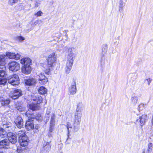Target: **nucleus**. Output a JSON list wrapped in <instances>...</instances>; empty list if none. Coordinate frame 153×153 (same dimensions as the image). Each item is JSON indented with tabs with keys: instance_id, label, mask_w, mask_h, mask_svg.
Returning a JSON list of instances; mask_svg holds the SVG:
<instances>
[{
	"instance_id": "1",
	"label": "nucleus",
	"mask_w": 153,
	"mask_h": 153,
	"mask_svg": "<svg viewBox=\"0 0 153 153\" xmlns=\"http://www.w3.org/2000/svg\"><path fill=\"white\" fill-rule=\"evenodd\" d=\"M75 52V49L74 48L71 47L68 48L66 65L65 68V72L67 74L70 73L72 69L76 56Z\"/></svg>"
},
{
	"instance_id": "2",
	"label": "nucleus",
	"mask_w": 153,
	"mask_h": 153,
	"mask_svg": "<svg viewBox=\"0 0 153 153\" xmlns=\"http://www.w3.org/2000/svg\"><path fill=\"white\" fill-rule=\"evenodd\" d=\"M33 101L36 102V104H31L29 105V108L33 111L36 110L38 109L37 104L41 102L42 101V98L41 96L37 94H35L33 97Z\"/></svg>"
},
{
	"instance_id": "3",
	"label": "nucleus",
	"mask_w": 153,
	"mask_h": 153,
	"mask_svg": "<svg viewBox=\"0 0 153 153\" xmlns=\"http://www.w3.org/2000/svg\"><path fill=\"white\" fill-rule=\"evenodd\" d=\"M8 83L15 86L18 85L19 83L18 75L14 74L9 76L8 79Z\"/></svg>"
},
{
	"instance_id": "4",
	"label": "nucleus",
	"mask_w": 153,
	"mask_h": 153,
	"mask_svg": "<svg viewBox=\"0 0 153 153\" xmlns=\"http://www.w3.org/2000/svg\"><path fill=\"white\" fill-rule=\"evenodd\" d=\"M8 65L9 70L14 72L18 71L20 68L19 63L15 61H13L9 63Z\"/></svg>"
},
{
	"instance_id": "5",
	"label": "nucleus",
	"mask_w": 153,
	"mask_h": 153,
	"mask_svg": "<svg viewBox=\"0 0 153 153\" xmlns=\"http://www.w3.org/2000/svg\"><path fill=\"white\" fill-rule=\"evenodd\" d=\"M56 58L54 53L49 55L48 58V65L50 67H53L56 65Z\"/></svg>"
},
{
	"instance_id": "6",
	"label": "nucleus",
	"mask_w": 153,
	"mask_h": 153,
	"mask_svg": "<svg viewBox=\"0 0 153 153\" xmlns=\"http://www.w3.org/2000/svg\"><path fill=\"white\" fill-rule=\"evenodd\" d=\"M82 116L81 111H75L74 113V121L75 125H79L81 121V118Z\"/></svg>"
},
{
	"instance_id": "7",
	"label": "nucleus",
	"mask_w": 153,
	"mask_h": 153,
	"mask_svg": "<svg viewBox=\"0 0 153 153\" xmlns=\"http://www.w3.org/2000/svg\"><path fill=\"white\" fill-rule=\"evenodd\" d=\"M5 71L1 69L0 70V85H4L6 83L7 81L5 76Z\"/></svg>"
},
{
	"instance_id": "8",
	"label": "nucleus",
	"mask_w": 153,
	"mask_h": 153,
	"mask_svg": "<svg viewBox=\"0 0 153 153\" xmlns=\"http://www.w3.org/2000/svg\"><path fill=\"white\" fill-rule=\"evenodd\" d=\"M147 119V115L146 114H144L139 117L138 118H137L136 122L137 123L139 124V125L142 126L145 124Z\"/></svg>"
},
{
	"instance_id": "9",
	"label": "nucleus",
	"mask_w": 153,
	"mask_h": 153,
	"mask_svg": "<svg viewBox=\"0 0 153 153\" xmlns=\"http://www.w3.org/2000/svg\"><path fill=\"white\" fill-rule=\"evenodd\" d=\"M7 136L9 142H10L12 144H15L17 142V139L16 135L11 132L7 134Z\"/></svg>"
},
{
	"instance_id": "10",
	"label": "nucleus",
	"mask_w": 153,
	"mask_h": 153,
	"mask_svg": "<svg viewBox=\"0 0 153 153\" xmlns=\"http://www.w3.org/2000/svg\"><path fill=\"white\" fill-rule=\"evenodd\" d=\"M26 115L29 118L31 119H35L37 120L41 121L42 120V117L40 114L37 115V116H35L33 113H30L29 111H27Z\"/></svg>"
},
{
	"instance_id": "11",
	"label": "nucleus",
	"mask_w": 153,
	"mask_h": 153,
	"mask_svg": "<svg viewBox=\"0 0 153 153\" xmlns=\"http://www.w3.org/2000/svg\"><path fill=\"white\" fill-rule=\"evenodd\" d=\"M6 56L10 59H14L16 60L19 59L21 56V55L19 53L16 54L14 53L9 52H6Z\"/></svg>"
},
{
	"instance_id": "12",
	"label": "nucleus",
	"mask_w": 153,
	"mask_h": 153,
	"mask_svg": "<svg viewBox=\"0 0 153 153\" xmlns=\"http://www.w3.org/2000/svg\"><path fill=\"white\" fill-rule=\"evenodd\" d=\"M32 68L30 65H23L22 68V72L24 74L27 75L30 73Z\"/></svg>"
},
{
	"instance_id": "13",
	"label": "nucleus",
	"mask_w": 153,
	"mask_h": 153,
	"mask_svg": "<svg viewBox=\"0 0 153 153\" xmlns=\"http://www.w3.org/2000/svg\"><path fill=\"white\" fill-rule=\"evenodd\" d=\"M29 140L27 137H24L23 138L20 137L19 139V143L21 146H25L28 144Z\"/></svg>"
},
{
	"instance_id": "14",
	"label": "nucleus",
	"mask_w": 153,
	"mask_h": 153,
	"mask_svg": "<svg viewBox=\"0 0 153 153\" xmlns=\"http://www.w3.org/2000/svg\"><path fill=\"white\" fill-rule=\"evenodd\" d=\"M32 119H29L26 122L25 127L27 130H30L34 128V127L33 121Z\"/></svg>"
},
{
	"instance_id": "15",
	"label": "nucleus",
	"mask_w": 153,
	"mask_h": 153,
	"mask_svg": "<svg viewBox=\"0 0 153 153\" xmlns=\"http://www.w3.org/2000/svg\"><path fill=\"white\" fill-rule=\"evenodd\" d=\"M70 94L74 95L75 94L76 92V82L74 81L71 84V85L68 88Z\"/></svg>"
},
{
	"instance_id": "16",
	"label": "nucleus",
	"mask_w": 153,
	"mask_h": 153,
	"mask_svg": "<svg viewBox=\"0 0 153 153\" xmlns=\"http://www.w3.org/2000/svg\"><path fill=\"white\" fill-rule=\"evenodd\" d=\"M15 123L17 127L19 128H21L23 126V121L22 119L20 116L16 117L15 120Z\"/></svg>"
},
{
	"instance_id": "17",
	"label": "nucleus",
	"mask_w": 153,
	"mask_h": 153,
	"mask_svg": "<svg viewBox=\"0 0 153 153\" xmlns=\"http://www.w3.org/2000/svg\"><path fill=\"white\" fill-rule=\"evenodd\" d=\"M39 83L40 84L44 85L48 82V79L44 75L41 73L39 74Z\"/></svg>"
},
{
	"instance_id": "18",
	"label": "nucleus",
	"mask_w": 153,
	"mask_h": 153,
	"mask_svg": "<svg viewBox=\"0 0 153 153\" xmlns=\"http://www.w3.org/2000/svg\"><path fill=\"white\" fill-rule=\"evenodd\" d=\"M31 61L30 59L28 57H23L20 61V63L23 65H30Z\"/></svg>"
},
{
	"instance_id": "19",
	"label": "nucleus",
	"mask_w": 153,
	"mask_h": 153,
	"mask_svg": "<svg viewBox=\"0 0 153 153\" xmlns=\"http://www.w3.org/2000/svg\"><path fill=\"white\" fill-rule=\"evenodd\" d=\"M22 94L21 90L16 89L14 90L13 94L11 96V98L14 100L17 99Z\"/></svg>"
},
{
	"instance_id": "20",
	"label": "nucleus",
	"mask_w": 153,
	"mask_h": 153,
	"mask_svg": "<svg viewBox=\"0 0 153 153\" xmlns=\"http://www.w3.org/2000/svg\"><path fill=\"white\" fill-rule=\"evenodd\" d=\"M25 82L26 85L29 86L35 85L36 83V80L34 78H31L25 80Z\"/></svg>"
},
{
	"instance_id": "21",
	"label": "nucleus",
	"mask_w": 153,
	"mask_h": 153,
	"mask_svg": "<svg viewBox=\"0 0 153 153\" xmlns=\"http://www.w3.org/2000/svg\"><path fill=\"white\" fill-rule=\"evenodd\" d=\"M50 143V142H48L45 144H44L43 149L44 150V151L43 152V150L42 149L41 150V153H48L51 148Z\"/></svg>"
},
{
	"instance_id": "22",
	"label": "nucleus",
	"mask_w": 153,
	"mask_h": 153,
	"mask_svg": "<svg viewBox=\"0 0 153 153\" xmlns=\"http://www.w3.org/2000/svg\"><path fill=\"white\" fill-rule=\"evenodd\" d=\"M6 55H1L0 56V68L5 69V57Z\"/></svg>"
},
{
	"instance_id": "23",
	"label": "nucleus",
	"mask_w": 153,
	"mask_h": 153,
	"mask_svg": "<svg viewBox=\"0 0 153 153\" xmlns=\"http://www.w3.org/2000/svg\"><path fill=\"white\" fill-rule=\"evenodd\" d=\"M9 142L8 139H5L2 140L0 142V146L1 148L5 149L7 148L6 146H8L9 145Z\"/></svg>"
},
{
	"instance_id": "24",
	"label": "nucleus",
	"mask_w": 153,
	"mask_h": 153,
	"mask_svg": "<svg viewBox=\"0 0 153 153\" xmlns=\"http://www.w3.org/2000/svg\"><path fill=\"white\" fill-rule=\"evenodd\" d=\"M10 100L8 99H4L2 97H0V102L2 105H7L10 102Z\"/></svg>"
},
{
	"instance_id": "25",
	"label": "nucleus",
	"mask_w": 153,
	"mask_h": 153,
	"mask_svg": "<svg viewBox=\"0 0 153 153\" xmlns=\"http://www.w3.org/2000/svg\"><path fill=\"white\" fill-rule=\"evenodd\" d=\"M107 45L106 44H104L102 46V52L101 55L104 56L106 53L107 50Z\"/></svg>"
},
{
	"instance_id": "26",
	"label": "nucleus",
	"mask_w": 153,
	"mask_h": 153,
	"mask_svg": "<svg viewBox=\"0 0 153 153\" xmlns=\"http://www.w3.org/2000/svg\"><path fill=\"white\" fill-rule=\"evenodd\" d=\"M131 104L133 105H135L137 102L138 98L137 96L134 95L131 97Z\"/></svg>"
},
{
	"instance_id": "27",
	"label": "nucleus",
	"mask_w": 153,
	"mask_h": 153,
	"mask_svg": "<svg viewBox=\"0 0 153 153\" xmlns=\"http://www.w3.org/2000/svg\"><path fill=\"white\" fill-rule=\"evenodd\" d=\"M2 124L3 126V128H8L11 126V124L10 123L7 122V120L5 121V120L2 119Z\"/></svg>"
},
{
	"instance_id": "28",
	"label": "nucleus",
	"mask_w": 153,
	"mask_h": 153,
	"mask_svg": "<svg viewBox=\"0 0 153 153\" xmlns=\"http://www.w3.org/2000/svg\"><path fill=\"white\" fill-rule=\"evenodd\" d=\"M38 91L40 94L42 95L45 94L47 92V89L43 86L40 87L39 88Z\"/></svg>"
},
{
	"instance_id": "29",
	"label": "nucleus",
	"mask_w": 153,
	"mask_h": 153,
	"mask_svg": "<svg viewBox=\"0 0 153 153\" xmlns=\"http://www.w3.org/2000/svg\"><path fill=\"white\" fill-rule=\"evenodd\" d=\"M16 134L19 137V138L20 137L22 138H23L24 137H27L26 136L25 131H18Z\"/></svg>"
},
{
	"instance_id": "30",
	"label": "nucleus",
	"mask_w": 153,
	"mask_h": 153,
	"mask_svg": "<svg viewBox=\"0 0 153 153\" xmlns=\"http://www.w3.org/2000/svg\"><path fill=\"white\" fill-rule=\"evenodd\" d=\"M7 136L6 132L2 128H0V137H4Z\"/></svg>"
},
{
	"instance_id": "31",
	"label": "nucleus",
	"mask_w": 153,
	"mask_h": 153,
	"mask_svg": "<svg viewBox=\"0 0 153 153\" xmlns=\"http://www.w3.org/2000/svg\"><path fill=\"white\" fill-rule=\"evenodd\" d=\"M153 149V144L152 143H149L148 145V149L147 153H151Z\"/></svg>"
},
{
	"instance_id": "32",
	"label": "nucleus",
	"mask_w": 153,
	"mask_h": 153,
	"mask_svg": "<svg viewBox=\"0 0 153 153\" xmlns=\"http://www.w3.org/2000/svg\"><path fill=\"white\" fill-rule=\"evenodd\" d=\"M66 126L68 131V133L67 135L68 137V139L69 138L68 137L69 135L70 132H71V129L72 128V126L71 123L69 122L67 123Z\"/></svg>"
},
{
	"instance_id": "33",
	"label": "nucleus",
	"mask_w": 153,
	"mask_h": 153,
	"mask_svg": "<svg viewBox=\"0 0 153 153\" xmlns=\"http://www.w3.org/2000/svg\"><path fill=\"white\" fill-rule=\"evenodd\" d=\"M125 3H124L122 0H120L119 1V9L120 11H122L123 10L125 6Z\"/></svg>"
},
{
	"instance_id": "34",
	"label": "nucleus",
	"mask_w": 153,
	"mask_h": 153,
	"mask_svg": "<svg viewBox=\"0 0 153 153\" xmlns=\"http://www.w3.org/2000/svg\"><path fill=\"white\" fill-rule=\"evenodd\" d=\"M83 105L82 103H79L77 105V108L76 111H82V109L83 108Z\"/></svg>"
},
{
	"instance_id": "35",
	"label": "nucleus",
	"mask_w": 153,
	"mask_h": 153,
	"mask_svg": "<svg viewBox=\"0 0 153 153\" xmlns=\"http://www.w3.org/2000/svg\"><path fill=\"white\" fill-rule=\"evenodd\" d=\"M50 113V111L49 110H47L46 114H45V121L47 122L48 121L49 118V114Z\"/></svg>"
},
{
	"instance_id": "36",
	"label": "nucleus",
	"mask_w": 153,
	"mask_h": 153,
	"mask_svg": "<svg viewBox=\"0 0 153 153\" xmlns=\"http://www.w3.org/2000/svg\"><path fill=\"white\" fill-rule=\"evenodd\" d=\"M146 105V104L140 103L138 106V109L139 111H141L144 108Z\"/></svg>"
},
{
	"instance_id": "37",
	"label": "nucleus",
	"mask_w": 153,
	"mask_h": 153,
	"mask_svg": "<svg viewBox=\"0 0 153 153\" xmlns=\"http://www.w3.org/2000/svg\"><path fill=\"white\" fill-rule=\"evenodd\" d=\"M18 0H9L8 4L11 5H13L15 3L18 2Z\"/></svg>"
},
{
	"instance_id": "38",
	"label": "nucleus",
	"mask_w": 153,
	"mask_h": 153,
	"mask_svg": "<svg viewBox=\"0 0 153 153\" xmlns=\"http://www.w3.org/2000/svg\"><path fill=\"white\" fill-rule=\"evenodd\" d=\"M25 5L23 4H19L16 6V8L19 10H21L25 7Z\"/></svg>"
},
{
	"instance_id": "39",
	"label": "nucleus",
	"mask_w": 153,
	"mask_h": 153,
	"mask_svg": "<svg viewBox=\"0 0 153 153\" xmlns=\"http://www.w3.org/2000/svg\"><path fill=\"white\" fill-rule=\"evenodd\" d=\"M152 81V79L150 78H149L144 80V82L147 84L149 85Z\"/></svg>"
},
{
	"instance_id": "40",
	"label": "nucleus",
	"mask_w": 153,
	"mask_h": 153,
	"mask_svg": "<svg viewBox=\"0 0 153 153\" xmlns=\"http://www.w3.org/2000/svg\"><path fill=\"white\" fill-rule=\"evenodd\" d=\"M16 39L18 41L21 42L24 40L25 38L22 36H18L16 37Z\"/></svg>"
},
{
	"instance_id": "41",
	"label": "nucleus",
	"mask_w": 153,
	"mask_h": 153,
	"mask_svg": "<svg viewBox=\"0 0 153 153\" xmlns=\"http://www.w3.org/2000/svg\"><path fill=\"white\" fill-rule=\"evenodd\" d=\"M43 13L41 11L37 12L36 13H35L34 15L36 17L40 16H42Z\"/></svg>"
},
{
	"instance_id": "42",
	"label": "nucleus",
	"mask_w": 153,
	"mask_h": 153,
	"mask_svg": "<svg viewBox=\"0 0 153 153\" xmlns=\"http://www.w3.org/2000/svg\"><path fill=\"white\" fill-rule=\"evenodd\" d=\"M77 125H75L74 123V130H73V132H75L78 131V128L76 126Z\"/></svg>"
},
{
	"instance_id": "43",
	"label": "nucleus",
	"mask_w": 153,
	"mask_h": 153,
	"mask_svg": "<svg viewBox=\"0 0 153 153\" xmlns=\"http://www.w3.org/2000/svg\"><path fill=\"white\" fill-rule=\"evenodd\" d=\"M55 115L54 114H51V121H55Z\"/></svg>"
},
{
	"instance_id": "44",
	"label": "nucleus",
	"mask_w": 153,
	"mask_h": 153,
	"mask_svg": "<svg viewBox=\"0 0 153 153\" xmlns=\"http://www.w3.org/2000/svg\"><path fill=\"white\" fill-rule=\"evenodd\" d=\"M55 121H51L50 127H54L55 125Z\"/></svg>"
},
{
	"instance_id": "45",
	"label": "nucleus",
	"mask_w": 153,
	"mask_h": 153,
	"mask_svg": "<svg viewBox=\"0 0 153 153\" xmlns=\"http://www.w3.org/2000/svg\"><path fill=\"white\" fill-rule=\"evenodd\" d=\"M16 151L18 153L21 152H22V149L21 147H18Z\"/></svg>"
},
{
	"instance_id": "46",
	"label": "nucleus",
	"mask_w": 153,
	"mask_h": 153,
	"mask_svg": "<svg viewBox=\"0 0 153 153\" xmlns=\"http://www.w3.org/2000/svg\"><path fill=\"white\" fill-rule=\"evenodd\" d=\"M54 127H50L49 131L50 132H52L53 130Z\"/></svg>"
},
{
	"instance_id": "47",
	"label": "nucleus",
	"mask_w": 153,
	"mask_h": 153,
	"mask_svg": "<svg viewBox=\"0 0 153 153\" xmlns=\"http://www.w3.org/2000/svg\"><path fill=\"white\" fill-rule=\"evenodd\" d=\"M50 69H48V70H47L46 71H45V73L47 74H48L49 75V73H50Z\"/></svg>"
},
{
	"instance_id": "48",
	"label": "nucleus",
	"mask_w": 153,
	"mask_h": 153,
	"mask_svg": "<svg viewBox=\"0 0 153 153\" xmlns=\"http://www.w3.org/2000/svg\"><path fill=\"white\" fill-rule=\"evenodd\" d=\"M34 128L37 129L39 128V126L38 125H36L35 127L34 126Z\"/></svg>"
},
{
	"instance_id": "49",
	"label": "nucleus",
	"mask_w": 153,
	"mask_h": 153,
	"mask_svg": "<svg viewBox=\"0 0 153 153\" xmlns=\"http://www.w3.org/2000/svg\"><path fill=\"white\" fill-rule=\"evenodd\" d=\"M35 7H38L39 6V3L37 2H36L35 4Z\"/></svg>"
},
{
	"instance_id": "50",
	"label": "nucleus",
	"mask_w": 153,
	"mask_h": 153,
	"mask_svg": "<svg viewBox=\"0 0 153 153\" xmlns=\"http://www.w3.org/2000/svg\"><path fill=\"white\" fill-rule=\"evenodd\" d=\"M39 21L41 22V20H40V21L39 20H37L36 21V22H37V23H38V22Z\"/></svg>"
},
{
	"instance_id": "51",
	"label": "nucleus",
	"mask_w": 153,
	"mask_h": 153,
	"mask_svg": "<svg viewBox=\"0 0 153 153\" xmlns=\"http://www.w3.org/2000/svg\"><path fill=\"white\" fill-rule=\"evenodd\" d=\"M143 153H145V151H143Z\"/></svg>"
},
{
	"instance_id": "52",
	"label": "nucleus",
	"mask_w": 153,
	"mask_h": 153,
	"mask_svg": "<svg viewBox=\"0 0 153 153\" xmlns=\"http://www.w3.org/2000/svg\"><path fill=\"white\" fill-rule=\"evenodd\" d=\"M51 2V3H52V4L53 3V1H52V2Z\"/></svg>"
}]
</instances>
